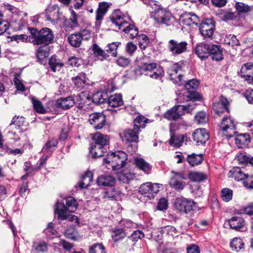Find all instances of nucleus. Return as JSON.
Listing matches in <instances>:
<instances>
[{
  "mask_svg": "<svg viewBox=\"0 0 253 253\" xmlns=\"http://www.w3.org/2000/svg\"><path fill=\"white\" fill-rule=\"evenodd\" d=\"M169 207L168 200L165 198H161L157 203V209L158 211H165Z\"/></svg>",
  "mask_w": 253,
  "mask_h": 253,
  "instance_id": "nucleus-60",
  "label": "nucleus"
},
{
  "mask_svg": "<svg viewBox=\"0 0 253 253\" xmlns=\"http://www.w3.org/2000/svg\"><path fill=\"white\" fill-rule=\"evenodd\" d=\"M135 38H136V41L138 42L139 47L143 50H145L147 46H150L151 44L150 39L145 34H138L137 33H136L134 34H130L129 38L133 39Z\"/></svg>",
  "mask_w": 253,
  "mask_h": 253,
  "instance_id": "nucleus-21",
  "label": "nucleus"
},
{
  "mask_svg": "<svg viewBox=\"0 0 253 253\" xmlns=\"http://www.w3.org/2000/svg\"><path fill=\"white\" fill-rule=\"evenodd\" d=\"M74 99L73 95L60 97L57 99L54 106L62 110H68L75 104Z\"/></svg>",
  "mask_w": 253,
  "mask_h": 253,
  "instance_id": "nucleus-14",
  "label": "nucleus"
},
{
  "mask_svg": "<svg viewBox=\"0 0 253 253\" xmlns=\"http://www.w3.org/2000/svg\"><path fill=\"white\" fill-rule=\"evenodd\" d=\"M48 157V156L47 155L42 156L40 158L36 165L31 168L32 171H39L41 168L46 164Z\"/></svg>",
  "mask_w": 253,
  "mask_h": 253,
  "instance_id": "nucleus-62",
  "label": "nucleus"
},
{
  "mask_svg": "<svg viewBox=\"0 0 253 253\" xmlns=\"http://www.w3.org/2000/svg\"><path fill=\"white\" fill-rule=\"evenodd\" d=\"M192 137L196 145H205L209 139V132L206 128H199L195 129L192 133Z\"/></svg>",
  "mask_w": 253,
  "mask_h": 253,
  "instance_id": "nucleus-12",
  "label": "nucleus"
},
{
  "mask_svg": "<svg viewBox=\"0 0 253 253\" xmlns=\"http://www.w3.org/2000/svg\"><path fill=\"white\" fill-rule=\"evenodd\" d=\"M88 253H107L102 243H95L90 247Z\"/></svg>",
  "mask_w": 253,
  "mask_h": 253,
  "instance_id": "nucleus-51",
  "label": "nucleus"
},
{
  "mask_svg": "<svg viewBox=\"0 0 253 253\" xmlns=\"http://www.w3.org/2000/svg\"><path fill=\"white\" fill-rule=\"evenodd\" d=\"M46 235L47 238L49 240L56 237L57 232L53 228L52 222L48 223L47 227L43 231Z\"/></svg>",
  "mask_w": 253,
  "mask_h": 253,
  "instance_id": "nucleus-48",
  "label": "nucleus"
},
{
  "mask_svg": "<svg viewBox=\"0 0 253 253\" xmlns=\"http://www.w3.org/2000/svg\"><path fill=\"white\" fill-rule=\"evenodd\" d=\"M195 121L198 124H205L208 122V118L205 111H199L195 116Z\"/></svg>",
  "mask_w": 253,
  "mask_h": 253,
  "instance_id": "nucleus-58",
  "label": "nucleus"
},
{
  "mask_svg": "<svg viewBox=\"0 0 253 253\" xmlns=\"http://www.w3.org/2000/svg\"><path fill=\"white\" fill-rule=\"evenodd\" d=\"M88 121L95 130H99L106 123V116L103 112H94L89 115Z\"/></svg>",
  "mask_w": 253,
  "mask_h": 253,
  "instance_id": "nucleus-10",
  "label": "nucleus"
},
{
  "mask_svg": "<svg viewBox=\"0 0 253 253\" xmlns=\"http://www.w3.org/2000/svg\"><path fill=\"white\" fill-rule=\"evenodd\" d=\"M123 14L120 9H115L113 13L110 15L109 19L112 23L115 25H118L117 20H120L123 19Z\"/></svg>",
  "mask_w": 253,
  "mask_h": 253,
  "instance_id": "nucleus-55",
  "label": "nucleus"
},
{
  "mask_svg": "<svg viewBox=\"0 0 253 253\" xmlns=\"http://www.w3.org/2000/svg\"><path fill=\"white\" fill-rule=\"evenodd\" d=\"M192 12H188L185 11L181 14L180 16L179 19L177 20V23H180V21L183 23V24L191 26L192 25Z\"/></svg>",
  "mask_w": 253,
  "mask_h": 253,
  "instance_id": "nucleus-44",
  "label": "nucleus"
},
{
  "mask_svg": "<svg viewBox=\"0 0 253 253\" xmlns=\"http://www.w3.org/2000/svg\"><path fill=\"white\" fill-rule=\"evenodd\" d=\"M184 82L185 91L182 94L179 93V98L183 97L182 99L186 101H201L202 99V96L197 91L200 85L199 80L195 78Z\"/></svg>",
  "mask_w": 253,
  "mask_h": 253,
  "instance_id": "nucleus-4",
  "label": "nucleus"
},
{
  "mask_svg": "<svg viewBox=\"0 0 253 253\" xmlns=\"http://www.w3.org/2000/svg\"><path fill=\"white\" fill-rule=\"evenodd\" d=\"M144 237V233L141 230L138 229L134 231L130 235L127 236V238L132 241L134 244H136L139 239H142Z\"/></svg>",
  "mask_w": 253,
  "mask_h": 253,
  "instance_id": "nucleus-52",
  "label": "nucleus"
},
{
  "mask_svg": "<svg viewBox=\"0 0 253 253\" xmlns=\"http://www.w3.org/2000/svg\"><path fill=\"white\" fill-rule=\"evenodd\" d=\"M32 103L34 109L36 112L40 114H45L46 112V109L40 100L33 98Z\"/></svg>",
  "mask_w": 253,
  "mask_h": 253,
  "instance_id": "nucleus-57",
  "label": "nucleus"
},
{
  "mask_svg": "<svg viewBox=\"0 0 253 253\" xmlns=\"http://www.w3.org/2000/svg\"><path fill=\"white\" fill-rule=\"evenodd\" d=\"M107 103L109 106L111 107H117L123 104L122 94L121 93H116L114 95H108Z\"/></svg>",
  "mask_w": 253,
  "mask_h": 253,
  "instance_id": "nucleus-30",
  "label": "nucleus"
},
{
  "mask_svg": "<svg viewBox=\"0 0 253 253\" xmlns=\"http://www.w3.org/2000/svg\"><path fill=\"white\" fill-rule=\"evenodd\" d=\"M79 206L75 198L72 196L67 197L61 202L56 203L54 212L57 215V220H62L66 218L64 213L67 211L74 212Z\"/></svg>",
  "mask_w": 253,
  "mask_h": 253,
  "instance_id": "nucleus-3",
  "label": "nucleus"
},
{
  "mask_svg": "<svg viewBox=\"0 0 253 253\" xmlns=\"http://www.w3.org/2000/svg\"><path fill=\"white\" fill-rule=\"evenodd\" d=\"M107 135H103L99 132L95 133L92 137L94 143H91L89 147V153H92L93 149L98 146H108L109 142L106 139Z\"/></svg>",
  "mask_w": 253,
  "mask_h": 253,
  "instance_id": "nucleus-13",
  "label": "nucleus"
},
{
  "mask_svg": "<svg viewBox=\"0 0 253 253\" xmlns=\"http://www.w3.org/2000/svg\"><path fill=\"white\" fill-rule=\"evenodd\" d=\"M121 42H112L111 43H108L107 45V47L108 48L106 50L107 53H109L111 54V55L114 57H116L117 56L118 52L117 49L118 47L121 45Z\"/></svg>",
  "mask_w": 253,
  "mask_h": 253,
  "instance_id": "nucleus-47",
  "label": "nucleus"
},
{
  "mask_svg": "<svg viewBox=\"0 0 253 253\" xmlns=\"http://www.w3.org/2000/svg\"><path fill=\"white\" fill-rule=\"evenodd\" d=\"M239 18L235 12L230 11L229 10H226L223 13L222 17V20L223 21H235Z\"/></svg>",
  "mask_w": 253,
  "mask_h": 253,
  "instance_id": "nucleus-59",
  "label": "nucleus"
},
{
  "mask_svg": "<svg viewBox=\"0 0 253 253\" xmlns=\"http://www.w3.org/2000/svg\"><path fill=\"white\" fill-rule=\"evenodd\" d=\"M197 203L182 196L176 197L173 202L174 208L180 213L187 214L195 210Z\"/></svg>",
  "mask_w": 253,
  "mask_h": 253,
  "instance_id": "nucleus-6",
  "label": "nucleus"
},
{
  "mask_svg": "<svg viewBox=\"0 0 253 253\" xmlns=\"http://www.w3.org/2000/svg\"><path fill=\"white\" fill-rule=\"evenodd\" d=\"M164 232V231L162 229L155 230L151 233V238L158 242L159 244H161L163 243L162 240L163 239V234Z\"/></svg>",
  "mask_w": 253,
  "mask_h": 253,
  "instance_id": "nucleus-56",
  "label": "nucleus"
},
{
  "mask_svg": "<svg viewBox=\"0 0 253 253\" xmlns=\"http://www.w3.org/2000/svg\"><path fill=\"white\" fill-rule=\"evenodd\" d=\"M220 127L223 132L226 131L230 127L232 129H235L236 128L234 120L230 117H225L222 119Z\"/></svg>",
  "mask_w": 253,
  "mask_h": 253,
  "instance_id": "nucleus-41",
  "label": "nucleus"
},
{
  "mask_svg": "<svg viewBox=\"0 0 253 253\" xmlns=\"http://www.w3.org/2000/svg\"><path fill=\"white\" fill-rule=\"evenodd\" d=\"M58 144V141L54 138L48 139L42 147V151L44 152L51 153L55 150Z\"/></svg>",
  "mask_w": 253,
  "mask_h": 253,
  "instance_id": "nucleus-37",
  "label": "nucleus"
},
{
  "mask_svg": "<svg viewBox=\"0 0 253 253\" xmlns=\"http://www.w3.org/2000/svg\"><path fill=\"white\" fill-rule=\"evenodd\" d=\"M236 9V13L238 17L250 11H253V5L250 6L244 2L237 1L234 4Z\"/></svg>",
  "mask_w": 253,
  "mask_h": 253,
  "instance_id": "nucleus-26",
  "label": "nucleus"
},
{
  "mask_svg": "<svg viewBox=\"0 0 253 253\" xmlns=\"http://www.w3.org/2000/svg\"><path fill=\"white\" fill-rule=\"evenodd\" d=\"M210 45L211 44L205 42H201L196 44L195 52L201 60H204L209 57Z\"/></svg>",
  "mask_w": 253,
  "mask_h": 253,
  "instance_id": "nucleus-17",
  "label": "nucleus"
},
{
  "mask_svg": "<svg viewBox=\"0 0 253 253\" xmlns=\"http://www.w3.org/2000/svg\"><path fill=\"white\" fill-rule=\"evenodd\" d=\"M209 57L212 60L220 61L223 59V48L218 44H211Z\"/></svg>",
  "mask_w": 253,
  "mask_h": 253,
  "instance_id": "nucleus-19",
  "label": "nucleus"
},
{
  "mask_svg": "<svg viewBox=\"0 0 253 253\" xmlns=\"http://www.w3.org/2000/svg\"><path fill=\"white\" fill-rule=\"evenodd\" d=\"M188 178L192 181L200 182L207 179V176L203 172L189 171L188 174Z\"/></svg>",
  "mask_w": 253,
  "mask_h": 253,
  "instance_id": "nucleus-39",
  "label": "nucleus"
},
{
  "mask_svg": "<svg viewBox=\"0 0 253 253\" xmlns=\"http://www.w3.org/2000/svg\"><path fill=\"white\" fill-rule=\"evenodd\" d=\"M238 75L245 81L253 82V63L248 62L244 64L241 67Z\"/></svg>",
  "mask_w": 253,
  "mask_h": 253,
  "instance_id": "nucleus-16",
  "label": "nucleus"
},
{
  "mask_svg": "<svg viewBox=\"0 0 253 253\" xmlns=\"http://www.w3.org/2000/svg\"><path fill=\"white\" fill-rule=\"evenodd\" d=\"M48 45H41L36 50L37 61L41 64L45 65L46 60L49 55V47Z\"/></svg>",
  "mask_w": 253,
  "mask_h": 253,
  "instance_id": "nucleus-20",
  "label": "nucleus"
},
{
  "mask_svg": "<svg viewBox=\"0 0 253 253\" xmlns=\"http://www.w3.org/2000/svg\"><path fill=\"white\" fill-rule=\"evenodd\" d=\"M157 63L152 62L150 57L143 55L137 57L135 60V68L132 71L136 76H140L146 72H151L155 70Z\"/></svg>",
  "mask_w": 253,
  "mask_h": 253,
  "instance_id": "nucleus-5",
  "label": "nucleus"
},
{
  "mask_svg": "<svg viewBox=\"0 0 253 253\" xmlns=\"http://www.w3.org/2000/svg\"><path fill=\"white\" fill-rule=\"evenodd\" d=\"M169 184L171 187L178 191L182 190L185 186V182L179 181L175 178H171Z\"/></svg>",
  "mask_w": 253,
  "mask_h": 253,
  "instance_id": "nucleus-54",
  "label": "nucleus"
},
{
  "mask_svg": "<svg viewBox=\"0 0 253 253\" xmlns=\"http://www.w3.org/2000/svg\"><path fill=\"white\" fill-rule=\"evenodd\" d=\"M76 225H67L64 234L65 237L69 239L77 241L78 240L79 235L78 230L76 228Z\"/></svg>",
  "mask_w": 253,
  "mask_h": 253,
  "instance_id": "nucleus-31",
  "label": "nucleus"
},
{
  "mask_svg": "<svg viewBox=\"0 0 253 253\" xmlns=\"http://www.w3.org/2000/svg\"><path fill=\"white\" fill-rule=\"evenodd\" d=\"M115 89V84H112L110 90L107 88L103 90H98L92 95V97H88L87 99L89 100H91L94 104L97 105L107 103L109 93L114 91Z\"/></svg>",
  "mask_w": 253,
  "mask_h": 253,
  "instance_id": "nucleus-8",
  "label": "nucleus"
},
{
  "mask_svg": "<svg viewBox=\"0 0 253 253\" xmlns=\"http://www.w3.org/2000/svg\"><path fill=\"white\" fill-rule=\"evenodd\" d=\"M134 164L136 167L140 170H142L145 174H149L151 173L152 166L142 158H136Z\"/></svg>",
  "mask_w": 253,
  "mask_h": 253,
  "instance_id": "nucleus-28",
  "label": "nucleus"
},
{
  "mask_svg": "<svg viewBox=\"0 0 253 253\" xmlns=\"http://www.w3.org/2000/svg\"><path fill=\"white\" fill-rule=\"evenodd\" d=\"M111 237L113 241L117 243L122 241L127 236V233L124 228L114 227L111 228Z\"/></svg>",
  "mask_w": 253,
  "mask_h": 253,
  "instance_id": "nucleus-27",
  "label": "nucleus"
},
{
  "mask_svg": "<svg viewBox=\"0 0 253 253\" xmlns=\"http://www.w3.org/2000/svg\"><path fill=\"white\" fill-rule=\"evenodd\" d=\"M221 196L223 201L226 202H229L232 200L233 197V191L229 188H223L221 191Z\"/></svg>",
  "mask_w": 253,
  "mask_h": 253,
  "instance_id": "nucleus-53",
  "label": "nucleus"
},
{
  "mask_svg": "<svg viewBox=\"0 0 253 253\" xmlns=\"http://www.w3.org/2000/svg\"><path fill=\"white\" fill-rule=\"evenodd\" d=\"M28 30L31 33L30 38L32 43L37 45H48L53 43L54 35L52 30L47 27L42 28L40 30L29 27Z\"/></svg>",
  "mask_w": 253,
  "mask_h": 253,
  "instance_id": "nucleus-1",
  "label": "nucleus"
},
{
  "mask_svg": "<svg viewBox=\"0 0 253 253\" xmlns=\"http://www.w3.org/2000/svg\"><path fill=\"white\" fill-rule=\"evenodd\" d=\"M72 81L76 88L82 89L86 84V74L84 72H80L76 77L72 78Z\"/></svg>",
  "mask_w": 253,
  "mask_h": 253,
  "instance_id": "nucleus-32",
  "label": "nucleus"
},
{
  "mask_svg": "<svg viewBox=\"0 0 253 253\" xmlns=\"http://www.w3.org/2000/svg\"><path fill=\"white\" fill-rule=\"evenodd\" d=\"M130 62V60L128 58L121 56L116 60V63L118 66L125 67L128 65Z\"/></svg>",
  "mask_w": 253,
  "mask_h": 253,
  "instance_id": "nucleus-64",
  "label": "nucleus"
},
{
  "mask_svg": "<svg viewBox=\"0 0 253 253\" xmlns=\"http://www.w3.org/2000/svg\"><path fill=\"white\" fill-rule=\"evenodd\" d=\"M154 18L158 22L165 24L167 26L174 24L175 22L177 23V20L172 15L170 12L167 11L165 8H164L163 10H162Z\"/></svg>",
  "mask_w": 253,
  "mask_h": 253,
  "instance_id": "nucleus-11",
  "label": "nucleus"
},
{
  "mask_svg": "<svg viewBox=\"0 0 253 253\" xmlns=\"http://www.w3.org/2000/svg\"><path fill=\"white\" fill-rule=\"evenodd\" d=\"M127 155L124 151L118 150L115 152H108L103 159L102 163L106 167H111L113 170L121 169L126 165Z\"/></svg>",
  "mask_w": 253,
  "mask_h": 253,
  "instance_id": "nucleus-2",
  "label": "nucleus"
},
{
  "mask_svg": "<svg viewBox=\"0 0 253 253\" xmlns=\"http://www.w3.org/2000/svg\"><path fill=\"white\" fill-rule=\"evenodd\" d=\"M179 106L174 105L173 107L166 112L163 117L169 121H176L181 118L183 113H180L178 110Z\"/></svg>",
  "mask_w": 253,
  "mask_h": 253,
  "instance_id": "nucleus-25",
  "label": "nucleus"
},
{
  "mask_svg": "<svg viewBox=\"0 0 253 253\" xmlns=\"http://www.w3.org/2000/svg\"><path fill=\"white\" fill-rule=\"evenodd\" d=\"M55 55H52L48 60V64L49 66L51 71L53 72H55L57 70V68L59 70L63 66L64 64L62 62H59L56 58Z\"/></svg>",
  "mask_w": 253,
  "mask_h": 253,
  "instance_id": "nucleus-42",
  "label": "nucleus"
},
{
  "mask_svg": "<svg viewBox=\"0 0 253 253\" xmlns=\"http://www.w3.org/2000/svg\"><path fill=\"white\" fill-rule=\"evenodd\" d=\"M145 4L149 5L154 10L153 12L154 13V17L158 14L160 13L162 10H163L164 9L161 5L159 4V2L157 1L154 0H149L147 3Z\"/></svg>",
  "mask_w": 253,
  "mask_h": 253,
  "instance_id": "nucleus-50",
  "label": "nucleus"
},
{
  "mask_svg": "<svg viewBox=\"0 0 253 253\" xmlns=\"http://www.w3.org/2000/svg\"><path fill=\"white\" fill-rule=\"evenodd\" d=\"M229 177L234 178L237 181H242L243 183L248 175L244 173L239 167H234L229 171Z\"/></svg>",
  "mask_w": 253,
  "mask_h": 253,
  "instance_id": "nucleus-29",
  "label": "nucleus"
},
{
  "mask_svg": "<svg viewBox=\"0 0 253 253\" xmlns=\"http://www.w3.org/2000/svg\"><path fill=\"white\" fill-rule=\"evenodd\" d=\"M82 40L83 36L80 33L71 34L68 37L69 43L75 47H78L81 45Z\"/></svg>",
  "mask_w": 253,
  "mask_h": 253,
  "instance_id": "nucleus-36",
  "label": "nucleus"
},
{
  "mask_svg": "<svg viewBox=\"0 0 253 253\" xmlns=\"http://www.w3.org/2000/svg\"><path fill=\"white\" fill-rule=\"evenodd\" d=\"M108 146H98L94 149L92 153H89L92 155V157L96 159L100 158L105 155V154L107 152Z\"/></svg>",
  "mask_w": 253,
  "mask_h": 253,
  "instance_id": "nucleus-46",
  "label": "nucleus"
},
{
  "mask_svg": "<svg viewBox=\"0 0 253 253\" xmlns=\"http://www.w3.org/2000/svg\"><path fill=\"white\" fill-rule=\"evenodd\" d=\"M188 43L186 41L179 42L174 40H170L168 42L169 50L174 56H177L187 50Z\"/></svg>",
  "mask_w": 253,
  "mask_h": 253,
  "instance_id": "nucleus-9",
  "label": "nucleus"
},
{
  "mask_svg": "<svg viewBox=\"0 0 253 253\" xmlns=\"http://www.w3.org/2000/svg\"><path fill=\"white\" fill-rule=\"evenodd\" d=\"M170 138L169 140V143L171 146L179 147L184 141L185 138H188L186 134L175 135V132L170 128Z\"/></svg>",
  "mask_w": 253,
  "mask_h": 253,
  "instance_id": "nucleus-23",
  "label": "nucleus"
},
{
  "mask_svg": "<svg viewBox=\"0 0 253 253\" xmlns=\"http://www.w3.org/2000/svg\"><path fill=\"white\" fill-rule=\"evenodd\" d=\"M160 188H163V185L161 184L146 182L140 186L138 193L151 200L154 198L155 195L160 191Z\"/></svg>",
  "mask_w": 253,
  "mask_h": 253,
  "instance_id": "nucleus-7",
  "label": "nucleus"
},
{
  "mask_svg": "<svg viewBox=\"0 0 253 253\" xmlns=\"http://www.w3.org/2000/svg\"><path fill=\"white\" fill-rule=\"evenodd\" d=\"M152 74L149 75V77L154 79H161L164 76V71L163 67L157 63L156 68L152 71Z\"/></svg>",
  "mask_w": 253,
  "mask_h": 253,
  "instance_id": "nucleus-49",
  "label": "nucleus"
},
{
  "mask_svg": "<svg viewBox=\"0 0 253 253\" xmlns=\"http://www.w3.org/2000/svg\"><path fill=\"white\" fill-rule=\"evenodd\" d=\"M92 50L93 51L94 55L101 61L107 59L109 57L108 54L106 53L105 51L100 47L96 43H94L93 44Z\"/></svg>",
  "mask_w": 253,
  "mask_h": 253,
  "instance_id": "nucleus-38",
  "label": "nucleus"
},
{
  "mask_svg": "<svg viewBox=\"0 0 253 253\" xmlns=\"http://www.w3.org/2000/svg\"><path fill=\"white\" fill-rule=\"evenodd\" d=\"M104 197L114 201H118L121 198V192L118 188L111 186L106 188L104 191Z\"/></svg>",
  "mask_w": 253,
  "mask_h": 253,
  "instance_id": "nucleus-22",
  "label": "nucleus"
},
{
  "mask_svg": "<svg viewBox=\"0 0 253 253\" xmlns=\"http://www.w3.org/2000/svg\"><path fill=\"white\" fill-rule=\"evenodd\" d=\"M229 102L227 99L223 96H221L220 100L213 104V109L215 113L219 116H221L225 112L229 113Z\"/></svg>",
  "mask_w": 253,
  "mask_h": 253,
  "instance_id": "nucleus-15",
  "label": "nucleus"
},
{
  "mask_svg": "<svg viewBox=\"0 0 253 253\" xmlns=\"http://www.w3.org/2000/svg\"><path fill=\"white\" fill-rule=\"evenodd\" d=\"M201 36L205 40H212L213 39L212 36L213 35L215 30H199Z\"/></svg>",
  "mask_w": 253,
  "mask_h": 253,
  "instance_id": "nucleus-63",
  "label": "nucleus"
},
{
  "mask_svg": "<svg viewBox=\"0 0 253 253\" xmlns=\"http://www.w3.org/2000/svg\"><path fill=\"white\" fill-rule=\"evenodd\" d=\"M245 243L242 238L235 237L230 242V246L232 250L239 252L244 249Z\"/></svg>",
  "mask_w": 253,
  "mask_h": 253,
  "instance_id": "nucleus-43",
  "label": "nucleus"
},
{
  "mask_svg": "<svg viewBox=\"0 0 253 253\" xmlns=\"http://www.w3.org/2000/svg\"><path fill=\"white\" fill-rule=\"evenodd\" d=\"M230 228L237 231H244L246 229L245 227V221L243 218L238 216H233L227 220Z\"/></svg>",
  "mask_w": 253,
  "mask_h": 253,
  "instance_id": "nucleus-18",
  "label": "nucleus"
},
{
  "mask_svg": "<svg viewBox=\"0 0 253 253\" xmlns=\"http://www.w3.org/2000/svg\"><path fill=\"white\" fill-rule=\"evenodd\" d=\"M186 161L189 164L194 167L202 164L204 161V155L203 154H196L192 153L187 155Z\"/></svg>",
  "mask_w": 253,
  "mask_h": 253,
  "instance_id": "nucleus-33",
  "label": "nucleus"
},
{
  "mask_svg": "<svg viewBox=\"0 0 253 253\" xmlns=\"http://www.w3.org/2000/svg\"><path fill=\"white\" fill-rule=\"evenodd\" d=\"M124 137L126 142L128 143H138L139 137L138 132H134L131 129H126L124 131Z\"/></svg>",
  "mask_w": 253,
  "mask_h": 253,
  "instance_id": "nucleus-34",
  "label": "nucleus"
},
{
  "mask_svg": "<svg viewBox=\"0 0 253 253\" xmlns=\"http://www.w3.org/2000/svg\"><path fill=\"white\" fill-rule=\"evenodd\" d=\"M25 118L22 116H15L10 124V126L12 125H14L15 126V127L17 129L20 130V133L24 132L26 130V129H23L22 128V126L24 125V123L25 122Z\"/></svg>",
  "mask_w": 253,
  "mask_h": 253,
  "instance_id": "nucleus-40",
  "label": "nucleus"
},
{
  "mask_svg": "<svg viewBox=\"0 0 253 253\" xmlns=\"http://www.w3.org/2000/svg\"><path fill=\"white\" fill-rule=\"evenodd\" d=\"M96 183L99 186L108 187L111 186L115 185L116 179L114 176L111 175H101L98 177L96 180Z\"/></svg>",
  "mask_w": 253,
  "mask_h": 253,
  "instance_id": "nucleus-24",
  "label": "nucleus"
},
{
  "mask_svg": "<svg viewBox=\"0 0 253 253\" xmlns=\"http://www.w3.org/2000/svg\"><path fill=\"white\" fill-rule=\"evenodd\" d=\"M46 20L48 21L53 22L57 21L59 19V11H55V10L52 8L50 9H45L44 10Z\"/></svg>",
  "mask_w": 253,
  "mask_h": 253,
  "instance_id": "nucleus-45",
  "label": "nucleus"
},
{
  "mask_svg": "<svg viewBox=\"0 0 253 253\" xmlns=\"http://www.w3.org/2000/svg\"><path fill=\"white\" fill-rule=\"evenodd\" d=\"M216 22L213 17L211 18H204L200 24L199 30L208 29V30H215Z\"/></svg>",
  "mask_w": 253,
  "mask_h": 253,
  "instance_id": "nucleus-35",
  "label": "nucleus"
},
{
  "mask_svg": "<svg viewBox=\"0 0 253 253\" xmlns=\"http://www.w3.org/2000/svg\"><path fill=\"white\" fill-rule=\"evenodd\" d=\"M64 215L65 216H66V218L65 219H62L61 220H58V224H61L62 223V221L66 220V221H68L70 222H73L74 221L75 224L74 225H80V219L77 216H76L75 215H72V214H71V215L68 214L67 212H65Z\"/></svg>",
  "mask_w": 253,
  "mask_h": 253,
  "instance_id": "nucleus-61",
  "label": "nucleus"
}]
</instances>
